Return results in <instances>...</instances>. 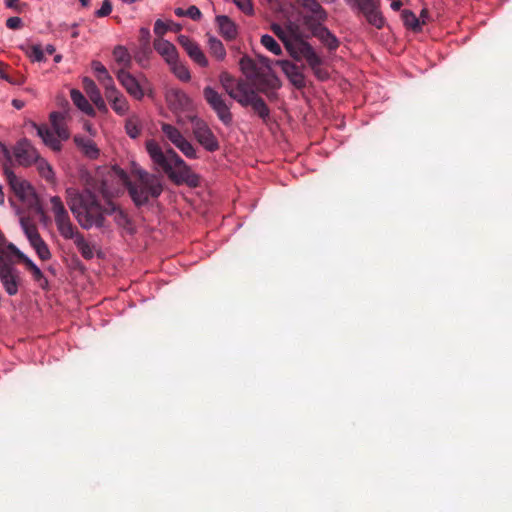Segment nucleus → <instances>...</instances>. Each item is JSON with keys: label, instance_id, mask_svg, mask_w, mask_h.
I'll use <instances>...</instances> for the list:
<instances>
[{"label": "nucleus", "instance_id": "f704fd0d", "mask_svg": "<svg viewBox=\"0 0 512 512\" xmlns=\"http://www.w3.org/2000/svg\"><path fill=\"white\" fill-rule=\"evenodd\" d=\"M208 47L210 53L216 57L218 60H224L226 57V50L222 42L217 39L215 36H208Z\"/></svg>", "mask_w": 512, "mask_h": 512}, {"label": "nucleus", "instance_id": "72a5a7b5", "mask_svg": "<svg viewBox=\"0 0 512 512\" xmlns=\"http://www.w3.org/2000/svg\"><path fill=\"white\" fill-rule=\"evenodd\" d=\"M105 214H113L114 221L120 227L126 228L129 225L128 216L119 208H117L112 202H108V207L105 209Z\"/></svg>", "mask_w": 512, "mask_h": 512}, {"label": "nucleus", "instance_id": "49530a36", "mask_svg": "<svg viewBox=\"0 0 512 512\" xmlns=\"http://www.w3.org/2000/svg\"><path fill=\"white\" fill-rule=\"evenodd\" d=\"M28 56L32 61L36 62H43L46 59L44 51L40 45H33L28 52Z\"/></svg>", "mask_w": 512, "mask_h": 512}, {"label": "nucleus", "instance_id": "bb28decb", "mask_svg": "<svg viewBox=\"0 0 512 512\" xmlns=\"http://www.w3.org/2000/svg\"><path fill=\"white\" fill-rule=\"evenodd\" d=\"M109 103L111 104L112 109L118 115H126L129 111V103L126 97L120 92L117 91L106 97Z\"/></svg>", "mask_w": 512, "mask_h": 512}, {"label": "nucleus", "instance_id": "cd10ccee", "mask_svg": "<svg viewBox=\"0 0 512 512\" xmlns=\"http://www.w3.org/2000/svg\"><path fill=\"white\" fill-rule=\"evenodd\" d=\"M297 3L310 12L315 20L324 21L327 18L325 10L317 0H297Z\"/></svg>", "mask_w": 512, "mask_h": 512}, {"label": "nucleus", "instance_id": "39448f33", "mask_svg": "<svg viewBox=\"0 0 512 512\" xmlns=\"http://www.w3.org/2000/svg\"><path fill=\"white\" fill-rule=\"evenodd\" d=\"M116 76L131 97L136 100L143 99L145 92L149 89V82L145 76L135 77L126 69H119Z\"/></svg>", "mask_w": 512, "mask_h": 512}, {"label": "nucleus", "instance_id": "7c9ffc66", "mask_svg": "<svg viewBox=\"0 0 512 512\" xmlns=\"http://www.w3.org/2000/svg\"><path fill=\"white\" fill-rule=\"evenodd\" d=\"M315 36L329 49L335 50L338 45V39L326 28L319 27L315 30Z\"/></svg>", "mask_w": 512, "mask_h": 512}, {"label": "nucleus", "instance_id": "6e6552de", "mask_svg": "<svg viewBox=\"0 0 512 512\" xmlns=\"http://www.w3.org/2000/svg\"><path fill=\"white\" fill-rule=\"evenodd\" d=\"M189 120L193 124V133L197 141L210 152L216 151L219 148L218 140L208 127V125L197 118L196 116H189Z\"/></svg>", "mask_w": 512, "mask_h": 512}, {"label": "nucleus", "instance_id": "0e129e2a", "mask_svg": "<svg viewBox=\"0 0 512 512\" xmlns=\"http://www.w3.org/2000/svg\"><path fill=\"white\" fill-rule=\"evenodd\" d=\"M12 104H13V106H14L16 109H21V108H23V106H24L23 101H21V100H17V99H14V100L12 101Z\"/></svg>", "mask_w": 512, "mask_h": 512}, {"label": "nucleus", "instance_id": "bf43d9fd", "mask_svg": "<svg viewBox=\"0 0 512 512\" xmlns=\"http://www.w3.org/2000/svg\"><path fill=\"white\" fill-rule=\"evenodd\" d=\"M5 5L7 8L20 11L19 0H5Z\"/></svg>", "mask_w": 512, "mask_h": 512}, {"label": "nucleus", "instance_id": "052dcab7", "mask_svg": "<svg viewBox=\"0 0 512 512\" xmlns=\"http://www.w3.org/2000/svg\"><path fill=\"white\" fill-rule=\"evenodd\" d=\"M101 192L102 194L104 195V197H112L115 192L110 190L107 186H106V183L104 182L103 185H102V188H101Z\"/></svg>", "mask_w": 512, "mask_h": 512}, {"label": "nucleus", "instance_id": "423d86ee", "mask_svg": "<svg viewBox=\"0 0 512 512\" xmlns=\"http://www.w3.org/2000/svg\"><path fill=\"white\" fill-rule=\"evenodd\" d=\"M51 210L54 214L57 229L62 237L73 236V229L76 227L72 224L68 211L59 196L50 198Z\"/></svg>", "mask_w": 512, "mask_h": 512}, {"label": "nucleus", "instance_id": "1a4fd4ad", "mask_svg": "<svg viewBox=\"0 0 512 512\" xmlns=\"http://www.w3.org/2000/svg\"><path fill=\"white\" fill-rule=\"evenodd\" d=\"M6 176L12 191L22 202L31 204L37 199L35 189L29 181L18 177L12 171H6Z\"/></svg>", "mask_w": 512, "mask_h": 512}, {"label": "nucleus", "instance_id": "de8ad7c7", "mask_svg": "<svg viewBox=\"0 0 512 512\" xmlns=\"http://www.w3.org/2000/svg\"><path fill=\"white\" fill-rule=\"evenodd\" d=\"M31 274H32V277H33L34 281L37 282L38 285L42 289H48L49 282H48L47 278L44 276V274H43V272L41 271L40 268H38L37 270H35Z\"/></svg>", "mask_w": 512, "mask_h": 512}, {"label": "nucleus", "instance_id": "dca6fc26", "mask_svg": "<svg viewBox=\"0 0 512 512\" xmlns=\"http://www.w3.org/2000/svg\"><path fill=\"white\" fill-rule=\"evenodd\" d=\"M178 42L179 44L185 49L188 56L199 66L206 67L208 66V60L201 50L200 46L190 39L186 35H179L178 36Z\"/></svg>", "mask_w": 512, "mask_h": 512}, {"label": "nucleus", "instance_id": "5fc2aeb1", "mask_svg": "<svg viewBox=\"0 0 512 512\" xmlns=\"http://www.w3.org/2000/svg\"><path fill=\"white\" fill-rule=\"evenodd\" d=\"M185 14L187 17L193 20H199L201 18V11L198 7L192 5L188 9L185 10Z\"/></svg>", "mask_w": 512, "mask_h": 512}, {"label": "nucleus", "instance_id": "9d476101", "mask_svg": "<svg viewBox=\"0 0 512 512\" xmlns=\"http://www.w3.org/2000/svg\"><path fill=\"white\" fill-rule=\"evenodd\" d=\"M203 93L206 101L216 112L218 118L223 122V124L230 125L232 122V114L230 112V107L226 104L222 95L209 86L204 88Z\"/></svg>", "mask_w": 512, "mask_h": 512}, {"label": "nucleus", "instance_id": "20e7f679", "mask_svg": "<svg viewBox=\"0 0 512 512\" xmlns=\"http://www.w3.org/2000/svg\"><path fill=\"white\" fill-rule=\"evenodd\" d=\"M352 8L364 15L367 22L377 29L385 24V19L380 11L381 0H345Z\"/></svg>", "mask_w": 512, "mask_h": 512}, {"label": "nucleus", "instance_id": "4d7b16f0", "mask_svg": "<svg viewBox=\"0 0 512 512\" xmlns=\"http://www.w3.org/2000/svg\"><path fill=\"white\" fill-rule=\"evenodd\" d=\"M313 72L316 75V77L321 79V80H324V79H326L328 77L327 71L322 69V66H319V68L313 69Z\"/></svg>", "mask_w": 512, "mask_h": 512}, {"label": "nucleus", "instance_id": "393cba45", "mask_svg": "<svg viewBox=\"0 0 512 512\" xmlns=\"http://www.w3.org/2000/svg\"><path fill=\"white\" fill-rule=\"evenodd\" d=\"M216 23L219 28V33L226 40H233L237 36V27L235 23L225 15H219L216 17Z\"/></svg>", "mask_w": 512, "mask_h": 512}, {"label": "nucleus", "instance_id": "58836bf2", "mask_svg": "<svg viewBox=\"0 0 512 512\" xmlns=\"http://www.w3.org/2000/svg\"><path fill=\"white\" fill-rule=\"evenodd\" d=\"M21 228L26 235L29 243L35 239L39 234L37 227L33 224L30 219L22 217L20 219Z\"/></svg>", "mask_w": 512, "mask_h": 512}, {"label": "nucleus", "instance_id": "69168bd1", "mask_svg": "<svg viewBox=\"0 0 512 512\" xmlns=\"http://www.w3.org/2000/svg\"><path fill=\"white\" fill-rule=\"evenodd\" d=\"M43 51H44V53L46 52L47 54H53L55 52V47L52 44H48V45H46L45 50H43Z\"/></svg>", "mask_w": 512, "mask_h": 512}, {"label": "nucleus", "instance_id": "ddd939ff", "mask_svg": "<svg viewBox=\"0 0 512 512\" xmlns=\"http://www.w3.org/2000/svg\"><path fill=\"white\" fill-rule=\"evenodd\" d=\"M13 154L18 164L22 166H31L39 156L37 149L25 138L16 143Z\"/></svg>", "mask_w": 512, "mask_h": 512}, {"label": "nucleus", "instance_id": "473e14b6", "mask_svg": "<svg viewBox=\"0 0 512 512\" xmlns=\"http://www.w3.org/2000/svg\"><path fill=\"white\" fill-rule=\"evenodd\" d=\"M36 165L37 171L48 182H54L55 181V173L52 168V166L47 162L46 159L41 158L40 155L38 156V160L34 162Z\"/></svg>", "mask_w": 512, "mask_h": 512}, {"label": "nucleus", "instance_id": "603ef678", "mask_svg": "<svg viewBox=\"0 0 512 512\" xmlns=\"http://www.w3.org/2000/svg\"><path fill=\"white\" fill-rule=\"evenodd\" d=\"M92 68H93L94 72L96 73V77L98 80L109 73L107 71V69L105 68V66L98 61H94L92 63Z\"/></svg>", "mask_w": 512, "mask_h": 512}, {"label": "nucleus", "instance_id": "a211bd4d", "mask_svg": "<svg viewBox=\"0 0 512 512\" xmlns=\"http://www.w3.org/2000/svg\"><path fill=\"white\" fill-rule=\"evenodd\" d=\"M292 57L297 60L304 58L312 70L322 66V58L315 52L312 46L304 40L296 47V56Z\"/></svg>", "mask_w": 512, "mask_h": 512}, {"label": "nucleus", "instance_id": "412c9836", "mask_svg": "<svg viewBox=\"0 0 512 512\" xmlns=\"http://www.w3.org/2000/svg\"><path fill=\"white\" fill-rule=\"evenodd\" d=\"M257 87V90L269 96L270 91H274L280 87V82L277 76L271 70L265 73L259 72V76L252 80Z\"/></svg>", "mask_w": 512, "mask_h": 512}, {"label": "nucleus", "instance_id": "680f3d73", "mask_svg": "<svg viewBox=\"0 0 512 512\" xmlns=\"http://www.w3.org/2000/svg\"><path fill=\"white\" fill-rule=\"evenodd\" d=\"M401 7H402V1L401 0H394V1H392L391 8L394 11L400 10Z\"/></svg>", "mask_w": 512, "mask_h": 512}, {"label": "nucleus", "instance_id": "c9c22d12", "mask_svg": "<svg viewBox=\"0 0 512 512\" xmlns=\"http://www.w3.org/2000/svg\"><path fill=\"white\" fill-rule=\"evenodd\" d=\"M173 74L181 81L187 82L191 79V74L188 67L179 61V58L169 65Z\"/></svg>", "mask_w": 512, "mask_h": 512}, {"label": "nucleus", "instance_id": "a19ab883", "mask_svg": "<svg viewBox=\"0 0 512 512\" xmlns=\"http://www.w3.org/2000/svg\"><path fill=\"white\" fill-rule=\"evenodd\" d=\"M249 105L252 106L253 110L262 118L266 119L269 117L270 111L265 102L262 98L258 96V94L255 96V99L252 100V102H249Z\"/></svg>", "mask_w": 512, "mask_h": 512}, {"label": "nucleus", "instance_id": "3c124183", "mask_svg": "<svg viewBox=\"0 0 512 512\" xmlns=\"http://www.w3.org/2000/svg\"><path fill=\"white\" fill-rule=\"evenodd\" d=\"M112 12V4L110 0H103L102 6L95 12L97 17H106Z\"/></svg>", "mask_w": 512, "mask_h": 512}, {"label": "nucleus", "instance_id": "f3484780", "mask_svg": "<svg viewBox=\"0 0 512 512\" xmlns=\"http://www.w3.org/2000/svg\"><path fill=\"white\" fill-rule=\"evenodd\" d=\"M276 64L281 67L284 74L296 88L305 86V76L300 67L288 60H278Z\"/></svg>", "mask_w": 512, "mask_h": 512}, {"label": "nucleus", "instance_id": "6ab92c4d", "mask_svg": "<svg viewBox=\"0 0 512 512\" xmlns=\"http://www.w3.org/2000/svg\"><path fill=\"white\" fill-rule=\"evenodd\" d=\"M30 126L36 131L37 135L41 138L42 142L52 149L53 151H60L62 149V144L58 136L55 134L53 130H51L46 125H37L32 122Z\"/></svg>", "mask_w": 512, "mask_h": 512}, {"label": "nucleus", "instance_id": "8fccbe9b", "mask_svg": "<svg viewBox=\"0 0 512 512\" xmlns=\"http://www.w3.org/2000/svg\"><path fill=\"white\" fill-rule=\"evenodd\" d=\"M169 30V25L158 19L154 24V33L158 36V38H162V36Z\"/></svg>", "mask_w": 512, "mask_h": 512}, {"label": "nucleus", "instance_id": "f257e3e1", "mask_svg": "<svg viewBox=\"0 0 512 512\" xmlns=\"http://www.w3.org/2000/svg\"><path fill=\"white\" fill-rule=\"evenodd\" d=\"M131 174L134 177L133 181L129 180L123 169L113 167L110 177L128 188L129 194L137 206L145 205L150 198H158L161 195L163 185L160 177L148 173L135 162L131 163Z\"/></svg>", "mask_w": 512, "mask_h": 512}, {"label": "nucleus", "instance_id": "c03bdc74", "mask_svg": "<svg viewBox=\"0 0 512 512\" xmlns=\"http://www.w3.org/2000/svg\"><path fill=\"white\" fill-rule=\"evenodd\" d=\"M100 82V84L103 86L104 90H105V96H109L117 91H119L115 84H114V81L112 79V77L110 76V74H106L105 76H103L102 78H100L98 80Z\"/></svg>", "mask_w": 512, "mask_h": 512}, {"label": "nucleus", "instance_id": "f03ea898", "mask_svg": "<svg viewBox=\"0 0 512 512\" xmlns=\"http://www.w3.org/2000/svg\"><path fill=\"white\" fill-rule=\"evenodd\" d=\"M145 147L153 164L162 169L175 184H187L191 187L198 185V176L172 148L163 151L153 139L147 140Z\"/></svg>", "mask_w": 512, "mask_h": 512}, {"label": "nucleus", "instance_id": "a878e982", "mask_svg": "<svg viewBox=\"0 0 512 512\" xmlns=\"http://www.w3.org/2000/svg\"><path fill=\"white\" fill-rule=\"evenodd\" d=\"M74 142L86 157L96 159L99 156V149L92 139L83 136H75Z\"/></svg>", "mask_w": 512, "mask_h": 512}, {"label": "nucleus", "instance_id": "e2e57ef3", "mask_svg": "<svg viewBox=\"0 0 512 512\" xmlns=\"http://www.w3.org/2000/svg\"><path fill=\"white\" fill-rule=\"evenodd\" d=\"M427 15H428L427 10H426V9H423V10L421 11V13H420V18H419V19H421V20H420L421 26H422L423 24H425V21H426Z\"/></svg>", "mask_w": 512, "mask_h": 512}, {"label": "nucleus", "instance_id": "4be33fe9", "mask_svg": "<svg viewBox=\"0 0 512 512\" xmlns=\"http://www.w3.org/2000/svg\"><path fill=\"white\" fill-rule=\"evenodd\" d=\"M64 239H71L74 241L78 251L83 258L90 260L95 256L96 247L95 245L88 242L81 233L78 232L77 228L73 229V236L63 237Z\"/></svg>", "mask_w": 512, "mask_h": 512}, {"label": "nucleus", "instance_id": "7ed1b4c3", "mask_svg": "<svg viewBox=\"0 0 512 512\" xmlns=\"http://www.w3.org/2000/svg\"><path fill=\"white\" fill-rule=\"evenodd\" d=\"M65 194L70 211L83 229L104 226L105 209L90 190L80 192L74 187H68Z\"/></svg>", "mask_w": 512, "mask_h": 512}, {"label": "nucleus", "instance_id": "2eb2a0df", "mask_svg": "<svg viewBox=\"0 0 512 512\" xmlns=\"http://www.w3.org/2000/svg\"><path fill=\"white\" fill-rule=\"evenodd\" d=\"M228 95L242 106H248L257 95L256 90L247 81L238 79Z\"/></svg>", "mask_w": 512, "mask_h": 512}, {"label": "nucleus", "instance_id": "aec40b11", "mask_svg": "<svg viewBox=\"0 0 512 512\" xmlns=\"http://www.w3.org/2000/svg\"><path fill=\"white\" fill-rule=\"evenodd\" d=\"M153 47L168 66L179 58L175 45L164 38H156L153 42Z\"/></svg>", "mask_w": 512, "mask_h": 512}, {"label": "nucleus", "instance_id": "338daca9", "mask_svg": "<svg viewBox=\"0 0 512 512\" xmlns=\"http://www.w3.org/2000/svg\"><path fill=\"white\" fill-rule=\"evenodd\" d=\"M175 14L179 17H183V16H186L185 14V10L182 9V8H176L175 9Z\"/></svg>", "mask_w": 512, "mask_h": 512}, {"label": "nucleus", "instance_id": "4468645a", "mask_svg": "<svg viewBox=\"0 0 512 512\" xmlns=\"http://www.w3.org/2000/svg\"><path fill=\"white\" fill-rule=\"evenodd\" d=\"M165 99L169 107L175 112L189 111L192 108V100L181 89L170 87L165 92Z\"/></svg>", "mask_w": 512, "mask_h": 512}, {"label": "nucleus", "instance_id": "e433bc0d", "mask_svg": "<svg viewBox=\"0 0 512 512\" xmlns=\"http://www.w3.org/2000/svg\"><path fill=\"white\" fill-rule=\"evenodd\" d=\"M113 56L115 58V61L122 65L126 69L131 64V56L128 52V50L123 46H117L113 50Z\"/></svg>", "mask_w": 512, "mask_h": 512}, {"label": "nucleus", "instance_id": "774afa93", "mask_svg": "<svg viewBox=\"0 0 512 512\" xmlns=\"http://www.w3.org/2000/svg\"><path fill=\"white\" fill-rule=\"evenodd\" d=\"M79 2L83 7H88L90 5V0H79Z\"/></svg>", "mask_w": 512, "mask_h": 512}, {"label": "nucleus", "instance_id": "b1692460", "mask_svg": "<svg viewBox=\"0 0 512 512\" xmlns=\"http://www.w3.org/2000/svg\"><path fill=\"white\" fill-rule=\"evenodd\" d=\"M50 120L52 130L58 136L60 141L62 142L68 140L70 137V133L65 122V115L60 112H53L50 115Z\"/></svg>", "mask_w": 512, "mask_h": 512}, {"label": "nucleus", "instance_id": "9b49d317", "mask_svg": "<svg viewBox=\"0 0 512 512\" xmlns=\"http://www.w3.org/2000/svg\"><path fill=\"white\" fill-rule=\"evenodd\" d=\"M0 281L10 296L17 294L19 286V273L7 261L0 257Z\"/></svg>", "mask_w": 512, "mask_h": 512}, {"label": "nucleus", "instance_id": "864d4df0", "mask_svg": "<svg viewBox=\"0 0 512 512\" xmlns=\"http://www.w3.org/2000/svg\"><path fill=\"white\" fill-rule=\"evenodd\" d=\"M6 26L9 29H20L23 26V22L20 17L14 16L6 20Z\"/></svg>", "mask_w": 512, "mask_h": 512}, {"label": "nucleus", "instance_id": "09e8293b", "mask_svg": "<svg viewBox=\"0 0 512 512\" xmlns=\"http://www.w3.org/2000/svg\"><path fill=\"white\" fill-rule=\"evenodd\" d=\"M234 4L245 14H252L253 6L251 0H232Z\"/></svg>", "mask_w": 512, "mask_h": 512}, {"label": "nucleus", "instance_id": "c756f323", "mask_svg": "<svg viewBox=\"0 0 512 512\" xmlns=\"http://www.w3.org/2000/svg\"><path fill=\"white\" fill-rule=\"evenodd\" d=\"M240 69L247 79L253 80L258 78L260 68L256 63L248 56H243L239 62Z\"/></svg>", "mask_w": 512, "mask_h": 512}, {"label": "nucleus", "instance_id": "37998d69", "mask_svg": "<svg viewBox=\"0 0 512 512\" xmlns=\"http://www.w3.org/2000/svg\"><path fill=\"white\" fill-rule=\"evenodd\" d=\"M261 44L274 55H280L282 53V49L277 41L270 35L265 34L261 37Z\"/></svg>", "mask_w": 512, "mask_h": 512}, {"label": "nucleus", "instance_id": "5701e85b", "mask_svg": "<svg viewBox=\"0 0 512 512\" xmlns=\"http://www.w3.org/2000/svg\"><path fill=\"white\" fill-rule=\"evenodd\" d=\"M83 87L86 94L88 95L90 100L96 105V107L99 110L106 111L107 107L105 101L103 100L101 93L95 82L92 79L85 77L83 79Z\"/></svg>", "mask_w": 512, "mask_h": 512}, {"label": "nucleus", "instance_id": "2f4dec72", "mask_svg": "<svg viewBox=\"0 0 512 512\" xmlns=\"http://www.w3.org/2000/svg\"><path fill=\"white\" fill-rule=\"evenodd\" d=\"M30 245L33 247L36 254L41 260L48 261L51 258L52 254L50 252V249L40 235L33 239L30 242Z\"/></svg>", "mask_w": 512, "mask_h": 512}, {"label": "nucleus", "instance_id": "c85d7f7f", "mask_svg": "<svg viewBox=\"0 0 512 512\" xmlns=\"http://www.w3.org/2000/svg\"><path fill=\"white\" fill-rule=\"evenodd\" d=\"M70 96L73 103L77 106L79 110H81L89 116H93L95 114L93 107L79 90L72 89L70 91Z\"/></svg>", "mask_w": 512, "mask_h": 512}, {"label": "nucleus", "instance_id": "79ce46f5", "mask_svg": "<svg viewBox=\"0 0 512 512\" xmlns=\"http://www.w3.org/2000/svg\"><path fill=\"white\" fill-rule=\"evenodd\" d=\"M402 19L405 26H407L408 28H411L415 31L420 30V19L411 10H404L402 12Z\"/></svg>", "mask_w": 512, "mask_h": 512}, {"label": "nucleus", "instance_id": "f8f14e48", "mask_svg": "<svg viewBox=\"0 0 512 512\" xmlns=\"http://www.w3.org/2000/svg\"><path fill=\"white\" fill-rule=\"evenodd\" d=\"M274 34L284 43L286 49L291 56H296V47L303 40L291 25L282 27L279 24H272L271 26Z\"/></svg>", "mask_w": 512, "mask_h": 512}, {"label": "nucleus", "instance_id": "13d9d810", "mask_svg": "<svg viewBox=\"0 0 512 512\" xmlns=\"http://www.w3.org/2000/svg\"><path fill=\"white\" fill-rule=\"evenodd\" d=\"M259 61L266 71L270 72L272 70V63L267 57L261 56L259 57Z\"/></svg>", "mask_w": 512, "mask_h": 512}, {"label": "nucleus", "instance_id": "ea45409f", "mask_svg": "<svg viewBox=\"0 0 512 512\" xmlns=\"http://www.w3.org/2000/svg\"><path fill=\"white\" fill-rule=\"evenodd\" d=\"M125 130L126 133L133 139L140 135V121L137 116L133 115L126 120Z\"/></svg>", "mask_w": 512, "mask_h": 512}, {"label": "nucleus", "instance_id": "a18cd8bd", "mask_svg": "<svg viewBox=\"0 0 512 512\" xmlns=\"http://www.w3.org/2000/svg\"><path fill=\"white\" fill-rule=\"evenodd\" d=\"M219 80L227 94L229 93V91H231V89L237 82V80L228 72H222L219 76Z\"/></svg>", "mask_w": 512, "mask_h": 512}, {"label": "nucleus", "instance_id": "4c0bfd02", "mask_svg": "<svg viewBox=\"0 0 512 512\" xmlns=\"http://www.w3.org/2000/svg\"><path fill=\"white\" fill-rule=\"evenodd\" d=\"M9 251L15 255L20 261H22L26 268L32 273L37 270L39 267L23 252H21L14 244L8 245Z\"/></svg>", "mask_w": 512, "mask_h": 512}, {"label": "nucleus", "instance_id": "6e6d98bb", "mask_svg": "<svg viewBox=\"0 0 512 512\" xmlns=\"http://www.w3.org/2000/svg\"><path fill=\"white\" fill-rule=\"evenodd\" d=\"M0 78L5 81H8L9 83L14 84V85H21L24 82L22 78L18 79V80H13L11 78V75H8L7 73H5L2 70L0 71Z\"/></svg>", "mask_w": 512, "mask_h": 512}, {"label": "nucleus", "instance_id": "0eeeda50", "mask_svg": "<svg viewBox=\"0 0 512 512\" xmlns=\"http://www.w3.org/2000/svg\"><path fill=\"white\" fill-rule=\"evenodd\" d=\"M161 131L164 136L184 154V156L189 159L197 158L194 146L184 137L177 127L168 123H161Z\"/></svg>", "mask_w": 512, "mask_h": 512}]
</instances>
